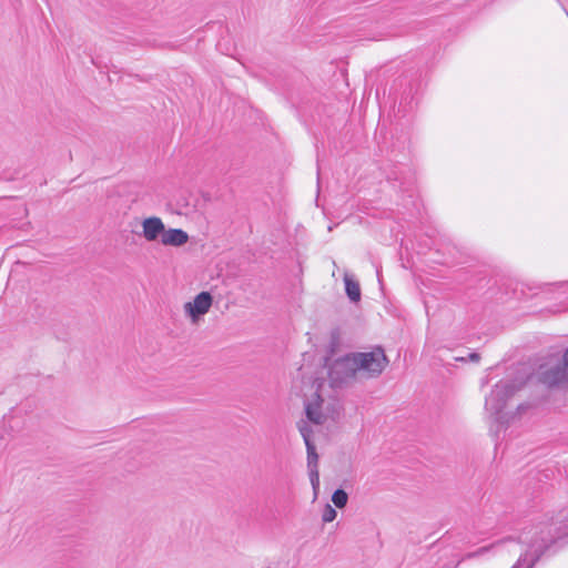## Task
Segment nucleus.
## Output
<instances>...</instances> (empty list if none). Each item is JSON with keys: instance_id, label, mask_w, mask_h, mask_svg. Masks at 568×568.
I'll list each match as a JSON object with an SVG mask.
<instances>
[{"instance_id": "dca6fc26", "label": "nucleus", "mask_w": 568, "mask_h": 568, "mask_svg": "<svg viewBox=\"0 0 568 568\" xmlns=\"http://www.w3.org/2000/svg\"><path fill=\"white\" fill-rule=\"evenodd\" d=\"M10 442V434L6 433V425L0 427V454H2Z\"/></svg>"}, {"instance_id": "2eb2a0df", "label": "nucleus", "mask_w": 568, "mask_h": 568, "mask_svg": "<svg viewBox=\"0 0 568 568\" xmlns=\"http://www.w3.org/2000/svg\"><path fill=\"white\" fill-rule=\"evenodd\" d=\"M310 480L312 488L314 490V497H317L318 490H320V471L318 469H314L308 471Z\"/></svg>"}, {"instance_id": "9b49d317", "label": "nucleus", "mask_w": 568, "mask_h": 568, "mask_svg": "<svg viewBox=\"0 0 568 568\" xmlns=\"http://www.w3.org/2000/svg\"><path fill=\"white\" fill-rule=\"evenodd\" d=\"M306 446L307 452V468L308 471L318 469V455L316 453V447L314 444H308Z\"/></svg>"}, {"instance_id": "0eeeda50", "label": "nucleus", "mask_w": 568, "mask_h": 568, "mask_svg": "<svg viewBox=\"0 0 568 568\" xmlns=\"http://www.w3.org/2000/svg\"><path fill=\"white\" fill-rule=\"evenodd\" d=\"M142 227H143V236L149 242L156 241L159 239V236L162 237V235L165 231L162 220L156 216L144 219L142 222Z\"/></svg>"}, {"instance_id": "f03ea898", "label": "nucleus", "mask_w": 568, "mask_h": 568, "mask_svg": "<svg viewBox=\"0 0 568 568\" xmlns=\"http://www.w3.org/2000/svg\"><path fill=\"white\" fill-rule=\"evenodd\" d=\"M523 384L516 381H500L498 382L489 395L486 397L485 407L493 416L496 422L504 424L505 415L504 408L507 402L521 388Z\"/></svg>"}, {"instance_id": "423d86ee", "label": "nucleus", "mask_w": 568, "mask_h": 568, "mask_svg": "<svg viewBox=\"0 0 568 568\" xmlns=\"http://www.w3.org/2000/svg\"><path fill=\"white\" fill-rule=\"evenodd\" d=\"M213 297L209 292H201L197 294L193 302H187L184 305L185 313L191 317L193 323L205 315L212 306Z\"/></svg>"}, {"instance_id": "4468645a", "label": "nucleus", "mask_w": 568, "mask_h": 568, "mask_svg": "<svg viewBox=\"0 0 568 568\" xmlns=\"http://www.w3.org/2000/svg\"><path fill=\"white\" fill-rule=\"evenodd\" d=\"M337 516V511L334 507H332L329 504H326L323 513H322V520L324 523H332Z\"/></svg>"}, {"instance_id": "20e7f679", "label": "nucleus", "mask_w": 568, "mask_h": 568, "mask_svg": "<svg viewBox=\"0 0 568 568\" xmlns=\"http://www.w3.org/2000/svg\"><path fill=\"white\" fill-rule=\"evenodd\" d=\"M358 371V366L352 353L346 354L333 362L328 369L329 383L333 387H342L353 379Z\"/></svg>"}, {"instance_id": "f3484780", "label": "nucleus", "mask_w": 568, "mask_h": 568, "mask_svg": "<svg viewBox=\"0 0 568 568\" xmlns=\"http://www.w3.org/2000/svg\"><path fill=\"white\" fill-rule=\"evenodd\" d=\"M469 359L473 361V362H478L479 361V354L476 353V352H473L469 354Z\"/></svg>"}, {"instance_id": "7ed1b4c3", "label": "nucleus", "mask_w": 568, "mask_h": 568, "mask_svg": "<svg viewBox=\"0 0 568 568\" xmlns=\"http://www.w3.org/2000/svg\"><path fill=\"white\" fill-rule=\"evenodd\" d=\"M358 366V371H364L372 377L379 376L388 364V358L381 346L374 347L369 352L352 353Z\"/></svg>"}, {"instance_id": "a211bd4d", "label": "nucleus", "mask_w": 568, "mask_h": 568, "mask_svg": "<svg viewBox=\"0 0 568 568\" xmlns=\"http://www.w3.org/2000/svg\"><path fill=\"white\" fill-rule=\"evenodd\" d=\"M527 408H528V406H527V405L520 404V405L517 407V410H518V413L520 414V413L525 412Z\"/></svg>"}, {"instance_id": "f257e3e1", "label": "nucleus", "mask_w": 568, "mask_h": 568, "mask_svg": "<svg viewBox=\"0 0 568 568\" xmlns=\"http://www.w3.org/2000/svg\"><path fill=\"white\" fill-rule=\"evenodd\" d=\"M567 535L568 521L555 520L548 514L534 516L520 528L517 539L527 548L511 568H534Z\"/></svg>"}, {"instance_id": "f8f14e48", "label": "nucleus", "mask_w": 568, "mask_h": 568, "mask_svg": "<svg viewBox=\"0 0 568 568\" xmlns=\"http://www.w3.org/2000/svg\"><path fill=\"white\" fill-rule=\"evenodd\" d=\"M347 500H348V495L342 488L336 489L332 495V501L335 505V507H337V508H344L347 504Z\"/></svg>"}, {"instance_id": "aec40b11", "label": "nucleus", "mask_w": 568, "mask_h": 568, "mask_svg": "<svg viewBox=\"0 0 568 568\" xmlns=\"http://www.w3.org/2000/svg\"><path fill=\"white\" fill-rule=\"evenodd\" d=\"M560 3V0H557Z\"/></svg>"}, {"instance_id": "1a4fd4ad", "label": "nucleus", "mask_w": 568, "mask_h": 568, "mask_svg": "<svg viewBox=\"0 0 568 568\" xmlns=\"http://www.w3.org/2000/svg\"><path fill=\"white\" fill-rule=\"evenodd\" d=\"M187 241V233L181 229H170L168 231L165 230L161 237V243L168 246H182Z\"/></svg>"}, {"instance_id": "9d476101", "label": "nucleus", "mask_w": 568, "mask_h": 568, "mask_svg": "<svg viewBox=\"0 0 568 568\" xmlns=\"http://www.w3.org/2000/svg\"><path fill=\"white\" fill-rule=\"evenodd\" d=\"M345 292L347 297L352 302H358L361 300V287L357 281L353 280L349 275L344 276Z\"/></svg>"}, {"instance_id": "412c9836", "label": "nucleus", "mask_w": 568, "mask_h": 568, "mask_svg": "<svg viewBox=\"0 0 568 568\" xmlns=\"http://www.w3.org/2000/svg\"><path fill=\"white\" fill-rule=\"evenodd\" d=\"M567 16H568V12H567Z\"/></svg>"}, {"instance_id": "39448f33", "label": "nucleus", "mask_w": 568, "mask_h": 568, "mask_svg": "<svg viewBox=\"0 0 568 568\" xmlns=\"http://www.w3.org/2000/svg\"><path fill=\"white\" fill-rule=\"evenodd\" d=\"M538 379L548 387L559 386L568 381V348L564 354V364H556L547 369L541 367L538 372Z\"/></svg>"}, {"instance_id": "ddd939ff", "label": "nucleus", "mask_w": 568, "mask_h": 568, "mask_svg": "<svg viewBox=\"0 0 568 568\" xmlns=\"http://www.w3.org/2000/svg\"><path fill=\"white\" fill-rule=\"evenodd\" d=\"M297 427H298V430L304 439L305 445L314 444L312 442V433H313L312 427L306 422L298 423Z\"/></svg>"}, {"instance_id": "6e6552de", "label": "nucleus", "mask_w": 568, "mask_h": 568, "mask_svg": "<svg viewBox=\"0 0 568 568\" xmlns=\"http://www.w3.org/2000/svg\"><path fill=\"white\" fill-rule=\"evenodd\" d=\"M323 402L324 400L322 396L316 392L314 394V399L306 403L305 405V414L307 419L316 425H321L325 420V417L321 410Z\"/></svg>"}, {"instance_id": "6ab92c4d", "label": "nucleus", "mask_w": 568, "mask_h": 568, "mask_svg": "<svg viewBox=\"0 0 568 568\" xmlns=\"http://www.w3.org/2000/svg\"><path fill=\"white\" fill-rule=\"evenodd\" d=\"M7 423L9 424V426L12 428V424L17 423V419L14 416H11L8 418Z\"/></svg>"}]
</instances>
